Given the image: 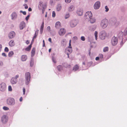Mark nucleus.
I'll return each mask as SVG.
<instances>
[{
    "label": "nucleus",
    "mask_w": 127,
    "mask_h": 127,
    "mask_svg": "<svg viewBox=\"0 0 127 127\" xmlns=\"http://www.w3.org/2000/svg\"><path fill=\"white\" fill-rule=\"evenodd\" d=\"M25 78L26 79V84H28L30 81L31 74L29 72H27L25 74Z\"/></svg>",
    "instance_id": "nucleus-2"
},
{
    "label": "nucleus",
    "mask_w": 127,
    "mask_h": 127,
    "mask_svg": "<svg viewBox=\"0 0 127 127\" xmlns=\"http://www.w3.org/2000/svg\"><path fill=\"white\" fill-rule=\"evenodd\" d=\"M4 51L6 52H8L9 51V49L7 47H5L4 49Z\"/></svg>",
    "instance_id": "nucleus-37"
},
{
    "label": "nucleus",
    "mask_w": 127,
    "mask_h": 127,
    "mask_svg": "<svg viewBox=\"0 0 127 127\" xmlns=\"http://www.w3.org/2000/svg\"><path fill=\"white\" fill-rule=\"evenodd\" d=\"M2 47V45L0 44V51H1Z\"/></svg>",
    "instance_id": "nucleus-61"
},
{
    "label": "nucleus",
    "mask_w": 127,
    "mask_h": 127,
    "mask_svg": "<svg viewBox=\"0 0 127 127\" xmlns=\"http://www.w3.org/2000/svg\"><path fill=\"white\" fill-rule=\"evenodd\" d=\"M15 32L13 31H12L9 33L8 36L9 39H11L15 36Z\"/></svg>",
    "instance_id": "nucleus-12"
},
{
    "label": "nucleus",
    "mask_w": 127,
    "mask_h": 127,
    "mask_svg": "<svg viewBox=\"0 0 127 127\" xmlns=\"http://www.w3.org/2000/svg\"><path fill=\"white\" fill-rule=\"evenodd\" d=\"M33 62L31 61L30 62V65L31 66H33Z\"/></svg>",
    "instance_id": "nucleus-49"
},
{
    "label": "nucleus",
    "mask_w": 127,
    "mask_h": 127,
    "mask_svg": "<svg viewBox=\"0 0 127 127\" xmlns=\"http://www.w3.org/2000/svg\"><path fill=\"white\" fill-rule=\"evenodd\" d=\"M97 31H95V39L96 40H97Z\"/></svg>",
    "instance_id": "nucleus-32"
},
{
    "label": "nucleus",
    "mask_w": 127,
    "mask_h": 127,
    "mask_svg": "<svg viewBox=\"0 0 127 127\" xmlns=\"http://www.w3.org/2000/svg\"><path fill=\"white\" fill-rule=\"evenodd\" d=\"M35 53V48H33L32 49L31 52V56L32 57L34 56Z\"/></svg>",
    "instance_id": "nucleus-22"
},
{
    "label": "nucleus",
    "mask_w": 127,
    "mask_h": 127,
    "mask_svg": "<svg viewBox=\"0 0 127 127\" xmlns=\"http://www.w3.org/2000/svg\"><path fill=\"white\" fill-rule=\"evenodd\" d=\"M108 24V20L106 19H104L101 20V26L103 28H105L107 26Z\"/></svg>",
    "instance_id": "nucleus-1"
},
{
    "label": "nucleus",
    "mask_w": 127,
    "mask_h": 127,
    "mask_svg": "<svg viewBox=\"0 0 127 127\" xmlns=\"http://www.w3.org/2000/svg\"><path fill=\"white\" fill-rule=\"evenodd\" d=\"M100 6V2L99 1L96 2L94 5V8L96 9L99 8Z\"/></svg>",
    "instance_id": "nucleus-13"
},
{
    "label": "nucleus",
    "mask_w": 127,
    "mask_h": 127,
    "mask_svg": "<svg viewBox=\"0 0 127 127\" xmlns=\"http://www.w3.org/2000/svg\"><path fill=\"white\" fill-rule=\"evenodd\" d=\"M45 41L44 40H43V47H44L45 46Z\"/></svg>",
    "instance_id": "nucleus-52"
},
{
    "label": "nucleus",
    "mask_w": 127,
    "mask_h": 127,
    "mask_svg": "<svg viewBox=\"0 0 127 127\" xmlns=\"http://www.w3.org/2000/svg\"><path fill=\"white\" fill-rule=\"evenodd\" d=\"M30 42L29 41L27 40L26 42V43L27 44H28Z\"/></svg>",
    "instance_id": "nucleus-55"
},
{
    "label": "nucleus",
    "mask_w": 127,
    "mask_h": 127,
    "mask_svg": "<svg viewBox=\"0 0 127 127\" xmlns=\"http://www.w3.org/2000/svg\"><path fill=\"white\" fill-rule=\"evenodd\" d=\"M9 45L11 47H12L15 45V43L13 40H11L9 42Z\"/></svg>",
    "instance_id": "nucleus-19"
},
{
    "label": "nucleus",
    "mask_w": 127,
    "mask_h": 127,
    "mask_svg": "<svg viewBox=\"0 0 127 127\" xmlns=\"http://www.w3.org/2000/svg\"><path fill=\"white\" fill-rule=\"evenodd\" d=\"M77 23V21L76 20L72 21L70 23V26L72 27H74L76 26Z\"/></svg>",
    "instance_id": "nucleus-14"
},
{
    "label": "nucleus",
    "mask_w": 127,
    "mask_h": 127,
    "mask_svg": "<svg viewBox=\"0 0 127 127\" xmlns=\"http://www.w3.org/2000/svg\"><path fill=\"white\" fill-rule=\"evenodd\" d=\"M8 90L9 91H12V89L11 87L10 86H9L8 87Z\"/></svg>",
    "instance_id": "nucleus-38"
},
{
    "label": "nucleus",
    "mask_w": 127,
    "mask_h": 127,
    "mask_svg": "<svg viewBox=\"0 0 127 127\" xmlns=\"http://www.w3.org/2000/svg\"><path fill=\"white\" fill-rule=\"evenodd\" d=\"M107 36V34L106 32L103 31L101 32L99 35V37L102 40L105 39Z\"/></svg>",
    "instance_id": "nucleus-4"
},
{
    "label": "nucleus",
    "mask_w": 127,
    "mask_h": 127,
    "mask_svg": "<svg viewBox=\"0 0 127 127\" xmlns=\"http://www.w3.org/2000/svg\"><path fill=\"white\" fill-rule=\"evenodd\" d=\"M69 17V14H66L65 16V18L66 19L68 18Z\"/></svg>",
    "instance_id": "nucleus-41"
},
{
    "label": "nucleus",
    "mask_w": 127,
    "mask_h": 127,
    "mask_svg": "<svg viewBox=\"0 0 127 127\" xmlns=\"http://www.w3.org/2000/svg\"><path fill=\"white\" fill-rule=\"evenodd\" d=\"M28 11H32V9L31 7L29 8L28 9Z\"/></svg>",
    "instance_id": "nucleus-57"
},
{
    "label": "nucleus",
    "mask_w": 127,
    "mask_h": 127,
    "mask_svg": "<svg viewBox=\"0 0 127 127\" xmlns=\"http://www.w3.org/2000/svg\"><path fill=\"white\" fill-rule=\"evenodd\" d=\"M20 12L22 13L24 15H25L26 14V12L25 11H20Z\"/></svg>",
    "instance_id": "nucleus-42"
},
{
    "label": "nucleus",
    "mask_w": 127,
    "mask_h": 127,
    "mask_svg": "<svg viewBox=\"0 0 127 127\" xmlns=\"http://www.w3.org/2000/svg\"><path fill=\"white\" fill-rule=\"evenodd\" d=\"M81 40L83 41H84L85 40V38L83 36H82L81 38Z\"/></svg>",
    "instance_id": "nucleus-39"
},
{
    "label": "nucleus",
    "mask_w": 127,
    "mask_h": 127,
    "mask_svg": "<svg viewBox=\"0 0 127 127\" xmlns=\"http://www.w3.org/2000/svg\"><path fill=\"white\" fill-rule=\"evenodd\" d=\"M8 118L6 115H4L2 116L1 118V121L4 123H6L8 121Z\"/></svg>",
    "instance_id": "nucleus-11"
},
{
    "label": "nucleus",
    "mask_w": 127,
    "mask_h": 127,
    "mask_svg": "<svg viewBox=\"0 0 127 127\" xmlns=\"http://www.w3.org/2000/svg\"><path fill=\"white\" fill-rule=\"evenodd\" d=\"M61 27V23L59 21L56 22L55 25V27L57 29H58Z\"/></svg>",
    "instance_id": "nucleus-17"
},
{
    "label": "nucleus",
    "mask_w": 127,
    "mask_h": 127,
    "mask_svg": "<svg viewBox=\"0 0 127 127\" xmlns=\"http://www.w3.org/2000/svg\"><path fill=\"white\" fill-rule=\"evenodd\" d=\"M38 7L40 9H44L46 7V4H44L43 2L40 1L39 3Z\"/></svg>",
    "instance_id": "nucleus-6"
},
{
    "label": "nucleus",
    "mask_w": 127,
    "mask_h": 127,
    "mask_svg": "<svg viewBox=\"0 0 127 127\" xmlns=\"http://www.w3.org/2000/svg\"><path fill=\"white\" fill-rule=\"evenodd\" d=\"M44 22H43L42 23V24L41 25L40 27V31H42L43 30V28L44 27Z\"/></svg>",
    "instance_id": "nucleus-31"
},
{
    "label": "nucleus",
    "mask_w": 127,
    "mask_h": 127,
    "mask_svg": "<svg viewBox=\"0 0 127 127\" xmlns=\"http://www.w3.org/2000/svg\"><path fill=\"white\" fill-rule=\"evenodd\" d=\"M74 9V6L73 5H72L70 6L68 10L70 11H73Z\"/></svg>",
    "instance_id": "nucleus-25"
},
{
    "label": "nucleus",
    "mask_w": 127,
    "mask_h": 127,
    "mask_svg": "<svg viewBox=\"0 0 127 127\" xmlns=\"http://www.w3.org/2000/svg\"><path fill=\"white\" fill-rule=\"evenodd\" d=\"M7 103L9 105H13L15 103V100L13 98H9L7 100Z\"/></svg>",
    "instance_id": "nucleus-3"
},
{
    "label": "nucleus",
    "mask_w": 127,
    "mask_h": 127,
    "mask_svg": "<svg viewBox=\"0 0 127 127\" xmlns=\"http://www.w3.org/2000/svg\"><path fill=\"white\" fill-rule=\"evenodd\" d=\"M25 23L24 22H22L20 24V30L23 29L25 27Z\"/></svg>",
    "instance_id": "nucleus-16"
},
{
    "label": "nucleus",
    "mask_w": 127,
    "mask_h": 127,
    "mask_svg": "<svg viewBox=\"0 0 127 127\" xmlns=\"http://www.w3.org/2000/svg\"><path fill=\"white\" fill-rule=\"evenodd\" d=\"M66 67L70 68L71 67V65L70 64H67L65 65Z\"/></svg>",
    "instance_id": "nucleus-47"
},
{
    "label": "nucleus",
    "mask_w": 127,
    "mask_h": 127,
    "mask_svg": "<svg viewBox=\"0 0 127 127\" xmlns=\"http://www.w3.org/2000/svg\"><path fill=\"white\" fill-rule=\"evenodd\" d=\"M24 6H25V9H27L28 8V7L26 4H25L24 5Z\"/></svg>",
    "instance_id": "nucleus-43"
},
{
    "label": "nucleus",
    "mask_w": 127,
    "mask_h": 127,
    "mask_svg": "<svg viewBox=\"0 0 127 127\" xmlns=\"http://www.w3.org/2000/svg\"><path fill=\"white\" fill-rule=\"evenodd\" d=\"M67 54L68 55V57L69 58V54H70L69 53H68L67 52Z\"/></svg>",
    "instance_id": "nucleus-62"
},
{
    "label": "nucleus",
    "mask_w": 127,
    "mask_h": 127,
    "mask_svg": "<svg viewBox=\"0 0 127 127\" xmlns=\"http://www.w3.org/2000/svg\"><path fill=\"white\" fill-rule=\"evenodd\" d=\"M56 13L54 11H53L52 12V16L53 17H54L55 16Z\"/></svg>",
    "instance_id": "nucleus-35"
},
{
    "label": "nucleus",
    "mask_w": 127,
    "mask_h": 127,
    "mask_svg": "<svg viewBox=\"0 0 127 127\" xmlns=\"http://www.w3.org/2000/svg\"><path fill=\"white\" fill-rule=\"evenodd\" d=\"M71 40H69V46L68 47V48H72V47L71 46Z\"/></svg>",
    "instance_id": "nucleus-33"
},
{
    "label": "nucleus",
    "mask_w": 127,
    "mask_h": 127,
    "mask_svg": "<svg viewBox=\"0 0 127 127\" xmlns=\"http://www.w3.org/2000/svg\"><path fill=\"white\" fill-rule=\"evenodd\" d=\"M79 68V66L77 65H76L74 66L73 68V70L75 71L77 70Z\"/></svg>",
    "instance_id": "nucleus-24"
},
{
    "label": "nucleus",
    "mask_w": 127,
    "mask_h": 127,
    "mask_svg": "<svg viewBox=\"0 0 127 127\" xmlns=\"http://www.w3.org/2000/svg\"><path fill=\"white\" fill-rule=\"evenodd\" d=\"M61 7H59V8L57 7V10L58 11H59L61 9Z\"/></svg>",
    "instance_id": "nucleus-58"
},
{
    "label": "nucleus",
    "mask_w": 127,
    "mask_h": 127,
    "mask_svg": "<svg viewBox=\"0 0 127 127\" xmlns=\"http://www.w3.org/2000/svg\"><path fill=\"white\" fill-rule=\"evenodd\" d=\"M118 43L117 38L115 36H113L111 40V43L112 45L115 46Z\"/></svg>",
    "instance_id": "nucleus-10"
},
{
    "label": "nucleus",
    "mask_w": 127,
    "mask_h": 127,
    "mask_svg": "<svg viewBox=\"0 0 127 127\" xmlns=\"http://www.w3.org/2000/svg\"><path fill=\"white\" fill-rule=\"evenodd\" d=\"M71 0H65V2L67 3H70Z\"/></svg>",
    "instance_id": "nucleus-40"
},
{
    "label": "nucleus",
    "mask_w": 127,
    "mask_h": 127,
    "mask_svg": "<svg viewBox=\"0 0 127 127\" xmlns=\"http://www.w3.org/2000/svg\"><path fill=\"white\" fill-rule=\"evenodd\" d=\"M32 46V44H31L25 48V50L27 51H30L31 49Z\"/></svg>",
    "instance_id": "nucleus-26"
},
{
    "label": "nucleus",
    "mask_w": 127,
    "mask_h": 127,
    "mask_svg": "<svg viewBox=\"0 0 127 127\" xmlns=\"http://www.w3.org/2000/svg\"><path fill=\"white\" fill-rule=\"evenodd\" d=\"M69 48H67L65 50V52L67 53V52L69 54H70L72 51L71 48L69 49Z\"/></svg>",
    "instance_id": "nucleus-21"
},
{
    "label": "nucleus",
    "mask_w": 127,
    "mask_h": 127,
    "mask_svg": "<svg viewBox=\"0 0 127 127\" xmlns=\"http://www.w3.org/2000/svg\"><path fill=\"white\" fill-rule=\"evenodd\" d=\"M23 100V98L22 97H21L19 99V100L20 102L22 101Z\"/></svg>",
    "instance_id": "nucleus-56"
},
{
    "label": "nucleus",
    "mask_w": 127,
    "mask_h": 127,
    "mask_svg": "<svg viewBox=\"0 0 127 127\" xmlns=\"http://www.w3.org/2000/svg\"><path fill=\"white\" fill-rule=\"evenodd\" d=\"M105 8L106 9L105 11L106 12H107L109 10V8H108L107 6H106L105 7Z\"/></svg>",
    "instance_id": "nucleus-36"
},
{
    "label": "nucleus",
    "mask_w": 127,
    "mask_h": 127,
    "mask_svg": "<svg viewBox=\"0 0 127 127\" xmlns=\"http://www.w3.org/2000/svg\"><path fill=\"white\" fill-rule=\"evenodd\" d=\"M52 60H53V62L55 63H56V60L54 58H52Z\"/></svg>",
    "instance_id": "nucleus-50"
},
{
    "label": "nucleus",
    "mask_w": 127,
    "mask_h": 127,
    "mask_svg": "<svg viewBox=\"0 0 127 127\" xmlns=\"http://www.w3.org/2000/svg\"><path fill=\"white\" fill-rule=\"evenodd\" d=\"M88 20L91 23H93L95 22V20L94 18H93L92 17V18H90Z\"/></svg>",
    "instance_id": "nucleus-20"
},
{
    "label": "nucleus",
    "mask_w": 127,
    "mask_h": 127,
    "mask_svg": "<svg viewBox=\"0 0 127 127\" xmlns=\"http://www.w3.org/2000/svg\"><path fill=\"white\" fill-rule=\"evenodd\" d=\"M6 89V85L5 83H2L0 84V90L1 91H4Z\"/></svg>",
    "instance_id": "nucleus-8"
},
{
    "label": "nucleus",
    "mask_w": 127,
    "mask_h": 127,
    "mask_svg": "<svg viewBox=\"0 0 127 127\" xmlns=\"http://www.w3.org/2000/svg\"><path fill=\"white\" fill-rule=\"evenodd\" d=\"M85 17L86 19L89 20L90 18L92 17V14L91 11H88L85 14Z\"/></svg>",
    "instance_id": "nucleus-5"
},
{
    "label": "nucleus",
    "mask_w": 127,
    "mask_h": 127,
    "mask_svg": "<svg viewBox=\"0 0 127 127\" xmlns=\"http://www.w3.org/2000/svg\"><path fill=\"white\" fill-rule=\"evenodd\" d=\"M92 63H93L92 62H89L88 63V64H92Z\"/></svg>",
    "instance_id": "nucleus-60"
},
{
    "label": "nucleus",
    "mask_w": 127,
    "mask_h": 127,
    "mask_svg": "<svg viewBox=\"0 0 127 127\" xmlns=\"http://www.w3.org/2000/svg\"><path fill=\"white\" fill-rule=\"evenodd\" d=\"M14 54V52L13 51H11L10 52L8 53V56L9 57H11Z\"/></svg>",
    "instance_id": "nucleus-29"
},
{
    "label": "nucleus",
    "mask_w": 127,
    "mask_h": 127,
    "mask_svg": "<svg viewBox=\"0 0 127 127\" xmlns=\"http://www.w3.org/2000/svg\"><path fill=\"white\" fill-rule=\"evenodd\" d=\"M77 14L79 16H81L83 14V11L81 9H79L77 11Z\"/></svg>",
    "instance_id": "nucleus-18"
},
{
    "label": "nucleus",
    "mask_w": 127,
    "mask_h": 127,
    "mask_svg": "<svg viewBox=\"0 0 127 127\" xmlns=\"http://www.w3.org/2000/svg\"><path fill=\"white\" fill-rule=\"evenodd\" d=\"M51 49H50L49 50V52H50L51 51Z\"/></svg>",
    "instance_id": "nucleus-63"
},
{
    "label": "nucleus",
    "mask_w": 127,
    "mask_h": 127,
    "mask_svg": "<svg viewBox=\"0 0 127 127\" xmlns=\"http://www.w3.org/2000/svg\"><path fill=\"white\" fill-rule=\"evenodd\" d=\"M57 69L59 71H60L63 69V67L62 65H59L57 67Z\"/></svg>",
    "instance_id": "nucleus-27"
},
{
    "label": "nucleus",
    "mask_w": 127,
    "mask_h": 127,
    "mask_svg": "<svg viewBox=\"0 0 127 127\" xmlns=\"http://www.w3.org/2000/svg\"><path fill=\"white\" fill-rule=\"evenodd\" d=\"M99 57L101 58H103V56L102 54H100L99 55Z\"/></svg>",
    "instance_id": "nucleus-44"
},
{
    "label": "nucleus",
    "mask_w": 127,
    "mask_h": 127,
    "mask_svg": "<svg viewBox=\"0 0 127 127\" xmlns=\"http://www.w3.org/2000/svg\"><path fill=\"white\" fill-rule=\"evenodd\" d=\"M19 77V75H17L15 77H12L11 80V82L12 84H16L17 82V78Z\"/></svg>",
    "instance_id": "nucleus-7"
},
{
    "label": "nucleus",
    "mask_w": 127,
    "mask_h": 127,
    "mask_svg": "<svg viewBox=\"0 0 127 127\" xmlns=\"http://www.w3.org/2000/svg\"><path fill=\"white\" fill-rule=\"evenodd\" d=\"M3 110H8L9 109V108L7 107L6 106H4L3 108Z\"/></svg>",
    "instance_id": "nucleus-34"
},
{
    "label": "nucleus",
    "mask_w": 127,
    "mask_h": 127,
    "mask_svg": "<svg viewBox=\"0 0 127 127\" xmlns=\"http://www.w3.org/2000/svg\"><path fill=\"white\" fill-rule=\"evenodd\" d=\"M66 30L64 28H61L58 31V34L60 36L64 35L65 33Z\"/></svg>",
    "instance_id": "nucleus-9"
},
{
    "label": "nucleus",
    "mask_w": 127,
    "mask_h": 127,
    "mask_svg": "<svg viewBox=\"0 0 127 127\" xmlns=\"http://www.w3.org/2000/svg\"><path fill=\"white\" fill-rule=\"evenodd\" d=\"M99 57H96V58H95V60H96V61H97L99 59Z\"/></svg>",
    "instance_id": "nucleus-54"
},
{
    "label": "nucleus",
    "mask_w": 127,
    "mask_h": 127,
    "mask_svg": "<svg viewBox=\"0 0 127 127\" xmlns=\"http://www.w3.org/2000/svg\"><path fill=\"white\" fill-rule=\"evenodd\" d=\"M28 1L27 0H25V2H27Z\"/></svg>",
    "instance_id": "nucleus-64"
},
{
    "label": "nucleus",
    "mask_w": 127,
    "mask_h": 127,
    "mask_svg": "<svg viewBox=\"0 0 127 127\" xmlns=\"http://www.w3.org/2000/svg\"><path fill=\"white\" fill-rule=\"evenodd\" d=\"M29 17H30V15H29L26 17L25 19L27 21L28 20Z\"/></svg>",
    "instance_id": "nucleus-48"
},
{
    "label": "nucleus",
    "mask_w": 127,
    "mask_h": 127,
    "mask_svg": "<svg viewBox=\"0 0 127 127\" xmlns=\"http://www.w3.org/2000/svg\"><path fill=\"white\" fill-rule=\"evenodd\" d=\"M48 41L52 43V39L51 38H49L48 39Z\"/></svg>",
    "instance_id": "nucleus-51"
},
{
    "label": "nucleus",
    "mask_w": 127,
    "mask_h": 127,
    "mask_svg": "<svg viewBox=\"0 0 127 127\" xmlns=\"http://www.w3.org/2000/svg\"><path fill=\"white\" fill-rule=\"evenodd\" d=\"M2 55L3 56H6V55L4 53H3L2 54Z\"/></svg>",
    "instance_id": "nucleus-53"
},
{
    "label": "nucleus",
    "mask_w": 127,
    "mask_h": 127,
    "mask_svg": "<svg viewBox=\"0 0 127 127\" xmlns=\"http://www.w3.org/2000/svg\"><path fill=\"white\" fill-rule=\"evenodd\" d=\"M26 90L24 88L23 89V94L24 95L25 94Z\"/></svg>",
    "instance_id": "nucleus-45"
},
{
    "label": "nucleus",
    "mask_w": 127,
    "mask_h": 127,
    "mask_svg": "<svg viewBox=\"0 0 127 127\" xmlns=\"http://www.w3.org/2000/svg\"><path fill=\"white\" fill-rule=\"evenodd\" d=\"M108 47H105L103 48V51L104 52H105L106 51H107L108 50Z\"/></svg>",
    "instance_id": "nucleus-30"
},
{
    "label": "nucleus",
    "mask_w": 127,
    "mask_h": 127,
    "mask_svg": "<svg viewBox=\"0 0 127 127\" xmlns=\"http://www.w3.org/2000/svg\"><path fill=\"white\" fill-rule=\"evenodd\" d=\"M27 56L26 55H23L21 57V60L22 61H25L27 59Z\"/></svg>",
    "instance_id": "nucleus-15"
},
{
    "label": "nucleus",
    "mask_w": 127,
    "mask_h": 127,
    "mask_svg": "<svg viewBox=\"0 0 127 127\" xmlns=\"http://www.w3.org/2000/svg\"><path fill=\"white\" fill-rule=\"evenodd\" d=\"M3 64L2 62L0 61V66L2 65H3Z\"/></svg>",
    "instance_id": "nucleus-59"
},
{
    "label": "nucleus",
    "mask_w": 127,
    "mask_h": 127,
    "mask_svg": "<svg viewBox=\"0 0 127 127\" xmlns=\"http://www.w3.org/2000/svg\"><path fill=\"white\" fill-rule=\"evenodd\" d=\"M51 28L49 26H48L47 27V30H48L49 31H50L51 30Z\"/></svg>",
    "instance_id": "nucleus-46"
},
{
    "label": "nucleus",
    "mask_w": 127,
    "mask_h": 127,
    "mask_svg": "<svg viewBox=\"0 0 127 127\" xmlns=\"http://www.w3.org/2000/svg\"><path fill=\"white\" fill-rule=\"evenodd\" d=\"M37 34H38L37 32L36 31L35 32V33L34 36H33V39H32V41H34V40H33L36 37L37 35Z\"/></svg>",
    "instance_id": "nucleus-28"
},
{
    "label": "nucleus",
    "mask_w": 127,
    "mask_h": 127,
    "mask_svg": "<svg viewBox=\"0 0 127 127\" xmlns=\"http://www.w3.org/2000/svg\"><path fill=\"white\" fill-rule=\"evenodd\" d=\"M12 19H13L15 18H16L17 16L16 14L15 13H12L11 15Z\"/></svg>",
    "instance_id": "nucleus-23"
}]
</instances>
